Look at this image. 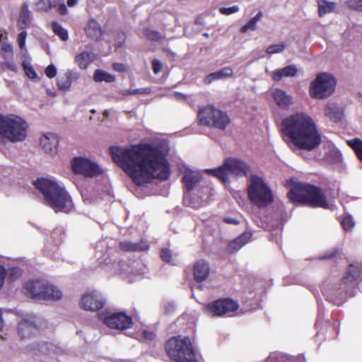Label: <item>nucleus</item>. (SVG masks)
<instances>
[{"mask_svg":"<svg viewBox=\"0 0 362 362\" xmlns=\"http://www.w3.org/2000/svg\"><path fill=\"white\" fill-rule=\"evenodd\" d=\"M112 160L136 185H143L156 178L167 180L170 175L165 153L155 145L139 144L129 148L112 146Z\"/></svg>","mask_w":362,"mask_h":362,"instance_id":"1","label":"nucleus"},{"mask_svg":"<svg viewBox=\"0 0 362 362\" xmlns=\"http://www.w3.org/2000/svg\"><path fill=\"white\" fill-rule=\"evenodd\" d=\"M281 132L297 147L312 151L321 143V136L313 119L306 113L297 112L283 119Z\"/></svg>","mask_w":362,"mask_h":362,"instance_id":"2","label":"nucleus"},{"mask_svg":"<svg viewBox=\"0 0 362 362\" xmlns=\"http://www.w3.org/2000/svg\"><path fill=\"white\" fill-rule=\"evenodd\" d=\"M34 185L43 194L45 204L55 212L69 213L74 209L70 195L56 182L40 178L37 179Z\"/></svg>","mask_w":362,"mask_h":362,"instance_id":"3","label":"nucleus"},{"mask_svg":"<svg viewBox=\"0 0 362 362\" xmlns=\"http://www.w3.org/2000/svg\"><path fill=\"white\" fill-rule=\"evenodd\" d=\"M286 185L290 187L288 197L291 202L302 203L312 207L324 209L330 207L320 188L308 183L298 182L295 179L288 180Z\"/></svg>","mask_w":362,"mask_h":362,"instance_id":"4","label":"nucleus"},{"mask_svg":"<svg viewBox=\"0 0 362 362\" xmlns=\"http://www.w3.org/2000/svg\"><path fill=\"white\" fill-rule=\"evenodd\" d=\"M168 356L175 362H197V354L187 337H173L165 343Z\"/></svg>","mask_w":362,"mask_h":362,"instance_id":"5","label":"nucleus"},{"mask_svg":"<svg viewBox=\"0 0 362 362\" xmlns=\"http://www.w3.org/2000/svg\"><path fill=\"white\" fill-rule=\"evenodd\" d=\"M28 127L27 122L20 117L0 115V136L11 142L25 140Z\"/></svg>","mask_w":362,"mask_h":362,"instance_id":"6","label":"nucleus"},{"mask_svg":"<svg viewBox=\"0 0 362 362\" xmlns=\"http://www.w3.org/2000/svg\"><path fill=\"white\" fill-rule=\"evenodd\" d=\"M248 198L258 207H265L272 202V190L264 180L257 175H251L247 187Z\"/></svg>","mask_w":362,"mask_h":362,"instance_id":"7","label":"nucleus"},{"mask_svg":"<svg viewBox=\"0 0 362 362\" xmlns=\"http://www.w3.org/2000/svg\"><path fill=\"white\" fill-rule=\"evenodd\" d=\"M206 172L226 182L231 176L246 175L249 167L240 159L229 158L225 160L222 166L216 169H206Z\"/></svg>","mask_w":362,"mask_h":362,"instance_id":"8","label":"nucleus"},{"mask_svg":"<svg viewBox=\"0 0 362 362\" xmlns=\"http://www.w3.org/2000/svg\"><path fill=\"white\" fill-rule=\"evenodd\" d=\"M26 295L37 299L59 300L62 291L55 286L43 281H30L25 284Z\"/></svg>","mask_w":362,"mask_h":362,"instance_id":"9","label":"nucleus"},{"mask_svg":"<svg viewBox=\"0 0 362 362\" xmlns=\"http://www.w3.org/2000/svg\"><path fill=\"white\" fill-rule=\"evenodd\" d=\"M198 118L202 124L219 129H224L230 123V119L226 112L211 105L201 108Z\"/></svg>","mask_w":362,"mask_h":362,"instance_id":"10","label":"nucleus"},{"mask_svg":"<svg viewBox=\"0 0 362 362\" xmlns=\"http://www.w3.org/2000/svg\"><path fill=\"white\" fill-rule=\"evenodd\" d=\"M336 87L334 78L327 73H320L310 83L309 93L312 98L324 99L330 96Z\"/></svg>","mask_w":362,"mask_h":362,"instance_id":"11","label":"nucleus"},{"mask_svg":"<svg viewBox=\"0 0 362 362\" xmlns=\"http://www.w3.org/2000/svg\"><path fill=\"white\" fill-rule=\"evenodd\" d=\"M238 308L237 302L230 298L218 299L204 305L205 313L213 317L233 316Z\"/></svg>","mask_w":362,"mask_h":362,"instance_id":"12","label":"nucleus"},{"mask_svg":"<svg viewBox=\"0 0 362 362\" xmlns=\"http://www.w3.org/2000/svg\"><path fill=\"white\" fill-rule=\"evenodd\" d=\"M71 168L76 174L93 177L103 173L102 168L95 162L85 157H76L71 160Z\"/></svg>","mask_w":362,"mask_h":362,"instance_id":"13","label":"nucleus"},{"mask_svg":"<svg viewBox=\"0 0 362 362\" xmlns=\"http://www.w3.org/2000/svg\"><path fill=\"white\" fill-rule=\"evenodd\" d=\"M99 318L111 329L127 330L132 325V320L124 313H102Z\"/></svg>","mask_w":362,"mask_h":362,"instance_id":"14","label":"nucleus"},{"mask_svg":"<svg viewBox=\"0 0 362 362\" xmlns=\"http://www.w3.org/2000/svg\"><path fill=\"white\" fill-rule=\"evenodd\" d=\"M105 303V299L100 293L91 291L82 295L80 305L83 310L94 312L103 308Z\"/></svg>","mask_w":362,"mask_h":362,"instance_id":"15","label":"nucleus"},{"mask_svg":"<svg viewBox=\"0 0 362 362\" xmlns=\"http://www.w3.org/2000/svg\"><path fill=\"white\" fill-rule=\"evenodd\" d=\"M36 6L38 11L45 12H48L52 8H57L62 16L66 15L68 11L63 0H40Z\"/></svg>","mask_w":362,"mask_h":362,"instance_id":"16","label":"nucleus"},{"mask_svg":"<svg viewBox=\"0 0 362 362\" xmlns=\"http://www.w3.org/2000/svg\"><path fill=\"white\" fill-rule=\"evenodd\" d=\"M40 145L45 153L54 154L59 144L58 136L53 133H46L40 138Z\"/></svg>","mask_w":362,"mask_h":362,"instance_id":"17","label":"nucleus"},{"mask_svg":"<svg viewBox=\"0 0 362 362\" xmlns=\"http://www.w3.org/2000/svg\"><path fill=\"white\" fill-rule=\"evenodd\" d=\"M182 173V182L187 191L189 192L199 182L202 176L199 171L192 170L187 168L183 170Z\"/></svg>","mask_w":362,"mask_h":362,"instance_id":"18","label":"nucleus"},{"mask_svg":"<svg viewBox=\"0 0 362 362\" xmlns=\"http://www.w3.org/2000/svg\"><path fill=\"white\" fill-rule=\"evenodd\" d=\"M272 95L276 104L281 109H287L293 102V98L279 88L272 90Z\"/></svg>","mask_w":362,"mask_h":362,"instance_id":"19","label":"nucleus"},{"mask_svg":"<svg viewBox=\"0 0 362 362\" xmlns=\"http://www.w3.org/2000/svg\"><path fill=\"white\" fill-rule=\"evenodd\" d=\"M38 329L33 322L23 320L18 327V332L21 338H30L37 333Z\"/></svg>","mask_w":362,"mask_h":362,"instance_id":"20","label":"nucleus"},{"mask_svg":"<svg viewBox=\"0 0 362 362\" xmlns=\"http://www.w3.org/2000/svg\"><path fill=\"white\" fill-rule=\"evenodd\" d=\"M210 268L208 262L201 259L197 261L194 265V277L197 281H203L209 276Z\"/></svg>","mask_w":362,"mask_h":362,"instance_id":"21","label":"nucleus"},{"mask_svg":"<svg viewBox=\"0 0 362 362\" xmlns=\"http://www.w3.org/2000/svg\"><path fill=\"white\" fill-rule=\"evenodd\" d=\"M298 73L297 67L293 65H288L282 69L275 70L272 74V78L275 81H280L284 77H293Z\"/></svg>","mask_w":362,"mask_h":362,"instance_id":"22","label":"nucleus"},{"mask_svg":"<svg viewBox=\"0 0 362 362\" xmlns=\"http://www.w3.org/2000/svg\"><path fill=\"white\" fill-rule=\"evenodd\" d=\"M252 234L249 232L243 233L237 238L229 243L227 250L230 253L237 252L248 242Z\"/></svg>","mask_w":362,"mask_h":362,"instance_id":"23","label":"nucleus"},{"mask_svg":"<svg viewBox=\"0 0 362 362\" xmlns=\"http://www.w3.org/2000/svg\"><path fill=\"white\" fill-rule=\"evenodd\" d=\"M233 71L230 67H224L222 69L209 74L204 78L206 84H210L214 81L229 78L233 76Z\"/></svg>","mask_w":362,"mask_h":362,"instance_id":"24","label":"nucleus"},{"mask_svg":"<svg viewBox=\"0 0 362 362\" xmlns=\"http://www.w3.org/2000/svg\"><path fill=\"white\" fill-rule=\"evenodd\" d=\"M325 115L330 120L337 122L341 119L342 111L334 103H328L325 107Z\"/></svg>","mask_w":362,"mask_h":362,"instance_id":"25","label":"nucleus"},{"mask_svg":"<svg viewBox=\"0 0 362 362\" xmlns=\"http://www.w3.org/2000/svg\"><path fill=\"white\" fill-rule=\"evenodd\" d=\"M361 278H362V267L359 269L358 267L351 264L346 276L342 279V284L344 285V289L346 288V284H352Z\"/></svg>","mask_w":362,"mask_h":362,"instance_id":"26","label":"nucleus"},{"mask_svg":"<svg viewBox=\"0 0 362 362\" xmlns=\"http://www.w3.org/2000/svg\"><path fill=\"white\" fill-rule=\"evenodd\" d=\"M31 23V12L27 3H23L18 17V24L21 29L28 28Z\"/></svg>","mask_w":362,"mask_h":362,"instance_id":"27","label":"nucleus"},{"mask_svg":"<svg viewBox=\"0 0 362 362\" xmlns=\"http://www.w3.org/2000/svg\"><path fill=\"white\" fill-rule=\"evenodd\" d=\"M95 58V55L93 52H83L76 56L75 61L81 69H86Z\"/></svg>","mask_w":362,"mask_h":362,"instance_id":"28","label":"nucleus"},{"mask_svg":"<svg viewBox=\"0 0 362 362\" xmlns=\"http://www.w3.org/2000/svg\"><path fill=\"white\" fill-rule=\"evenodd\" d=\"M85 31L88 37L95 40L98 39L102 34L99 24L94 19H91L88 21Z\"/></svg>","mask_w":362,"mask_h":362,"instance_id":"29","label":"nucleus"},{"mask_svg":"<svg viewBox=\"0 0 362 362\" xmlns=\"http://www.w3.org/2000/svg\"><path fill=\"white\" fill-rule=\"evenodd\" d=\"M335 7L336 6L334 2L327 1L326 0L317 1L318 15L320 17L333 12Z\"/></svg>","mask_w":362,"mask_h":362,"instance_id":"30","label":"nucleus"},{"mask_svg":"<svg viewBox=\"0 0 362 362\" xmlns=\"http://www.w3.org/2000/svg\"><path fill=\"white\" fill-rule=\"evenodd\" d=\"M263 13L259 11L254 17H252L245 25L241 27L240 32L245 33L248 30H255L257 28V23L261 21Z\"/></svg>","mask_w":362,"mask_h":362,"instance_id":"31","label":"nucleus"},{"mask_svg":"<svg viewBox=\"0 0 362 362\" xmlns=\"http://www.w3.org/2000/svg\"><path fill=\"white\" fill-rule=\"evenodd\" d=\"M4 61L1 62L0 66L2 70H10L13 72L16 73L18 71V68L16 62L13 60V57H9L8 55L4 54L3 55Z\"/></svg>","mask_w":362,"mask_h":362,"instance_id":"32","label":"nucleus"},{"mask_svg":"<svg viewBox=\"0 0 362 362\" xmlns=\"http://www.w3.org/2000/svg\"><path fill=\"white\" fill-rule=\"evenodd\" d=\"M53 33L57 35L62 40L66 41L69 39V33L66 29L63 28L58 22L53 21L51 24Z\"/></svg>","mask_w":362,"mask_h":362,"instance_id":"33","label":"nucleus"},{"mask_svg":"<svg viewBox=\"0 0 362 362\" xmlns=\"http://www.w3.org/2000/svg\"><path fill=\"white\" fill-rule=\"evenodd\" d=\"M120 248L124 251H138L144 250L148 249V245L144 244L133 243L128 241L121 242L119 244Z\"/></svg>","mask_w":362,"mask_h":362,"instance_id":"34","label":"nucleus"},{"mask_svg":"<svg viewBox=\"0 0 362 362\" xmlns=\"http://www.w3.org/2000/svg\"><path fill=\"white\" fill-rule=\"evenodd\" d=\"M93 78L95 81H106L109 83L113 82L115 79L113 75L100 69L95 71Z\"/></svg>","mask_w":362,"mask_h":362,"instance_id":"35","label":"nucleus"},{"mask_svg":"<svg viewBox=\"0 0 362 362\" xmlns=\"http://www.w3.org/2000/svg\"><path fill=\"white\" fill-rule=\"evenodd\" d=\"M348 144L354 150L357 157L362 162V141L355 139L349 141Z\"/></svg>","mask_w":362,"mask_h":362,"instance_id":"36","label":"nucleus"},{"mask_svg":"<svg viewBox=\"0 0 362 362\" xmlns=\"http://www.w3.org/2000/svg\"><path fill=\"white\" fill-rule=\"evenodd\" d=\"M71 86V82L66 78L65 74L57 78V86L60 90L67 91Z\"/></svg>","mask_w":362,"mask_h":362,"instance_id":"37","label":"nucleus"},{"mask_svg":"<svg viewBox=\"0 0 362 362\" xmlns=\"http://www.w3.org/2000/svg\"><path fill=\"white\" fill-rule=\"evenodd\" d=\"M23 68L24 69V71L28 77L30 78H35L37 77V74L33 69V66L26 62H23L22 63Z\"/></svg>","mask_w":362,"mask_h":362,"instance_id":"38","label":"nucleus"},{"mask_svg":"<svg viewBox=\"0 0 362 362\" xmlns=\"http://www.w3.org/2000/svg\"><path fill=\"white\" fill-rule=\"evenodd\" d=\"M0 53L2 57L4 54L8 55L9 57H13V46L10 43L2 42L1 43Z\"/></svg>","mask_w":362,"mask_h":362,"instance_id":"39","label":"nucleus"},{"mask_svg":"<svg viewBox=\"0 0 362 362\" xmlns=\"http://www.w3.org/2000/svg\"><path fill=\"white\" fill-rule=\"evenodd\" d=\"M27 35H28L27 32L25 30H23L18 35V37H17L18 45L23 52H27V48H26V45H25Z\"/></svg>","mask_w":362,"mask_h":362,"instance_id":"40","label":"nucleus"},{"mask_svg":"<svg viewBox=\"0 0 362 362\" xmlns=\"http://www.w3.org/2000/svg\"><path fill=\"white\" fill-rule=\"evenodd\" d=\"M144 35L149 40L152 41H160L162 39V35L160 33L151 30L149 29H146L144 30Z\"/></svg>","mask_w":362,"mask_h":362,"instance_id":"41","label":"nucleus"},{"mask_svg":"<svg viewBox=\"0 0 362 362\" xmlns=\"http://www.w3.org/2000/svg\"><path fill=\"white\" fill-rule=\"evenodd\" d=\"M285 48L286 45L284 43L272 45L267 48L266 52L269 54L281 53L285 49Z\"/></svg>","mask_w":362,"mask_h":362,"instance_id":"42","label":"nucleus"},{"mask_svg":"<svg viewBox=\"0 0 362 362\" xmlns=\"http://www.w3.org/2000/svg\"><path fill=\"white\" fill-rule=\"evenodd\" d=\"M240 8L238 5H234L230 7H221L219 8V11L221 14L228 16L239 11Z\"/></svg>","mask_w":362,"mask_h":362,"instance_id":"43","label":"nucleus"},{"mask_svg":"<svg viewBox=\"0 0 362 362\" xmlns=\"http://www.w3.org/2000/svg\"><path fill=\"white\" fill-rule=\"evenodd\" d=\"M354 221L351 216H346L341 221V225L344 230H349L354 226Z\"/></svg>","mask_w":362,"mask_h":362,"instance_id":"44","label":"nucleus"},{"mask_svg":"<svg viewBox=\"0 0 362 362\" xmlns=\"http://www.w3.org/2000/svg\"><path fill=\"white\" fill-rule=\"evenodd\" d=\"M66 78L72 83V82L76 81L78 77V73L75 70H68L65 72Z\"/></svg>","mask_w":362,"mask_h":362,"instance_id":"45","label":"nucleus"},{"mask_svg":"<svg viewBox=\"0 0 362 362\" xmlns=\"http://www.w3.org/2000/svg\"><path fill=\"white\" fill-rule=\"evenodd\" d=\"M45 74L48 78H52L57 75V68L54 64H49L45 69Z\"/></svg>","mask_w":362,"mask_h":362,"instance_id":"46","label":"nucleus"},{"mask_svg":"<svg viewBox=\"0 0 362 362\" xmlns=\"http://www.w3.org/2000/svg\"><path fill=\"white\" fill-rule=\"evenodd\" d=\"M348 5L351 8L362 11V0H350Z\"/></svg>","mask_w":362,"mask_h":362,"instance_id":"47","label":"nucleus"},{"mask_svg":"<svg viewBox=\"0 0 362 362\" xmlns=\"http://www.w3.org/2000/svg\"><path fill=\"white\" fill-rule=\"evenodd\" d=\"M160 257L163 261L169 262L172 257L171 251L168 249H163L160 251Z\"/></svg>","mask_w":362,"mask_h":362,"instance_id":"48","label":"nucleus"},{"mask_svg":"<svg viewBox=\"0 0 362 362\" xmlns=\"http://www.w3.org/2000/svg\"><path fill=\"white\" fill-rule=\"evenodd\" d=\"M152 68L154 74H158L162 69L161 62L156 59H153L152 61Z\"/></svg>","mask_w":362,"mask_h":362,"instance_id":"49","label":"nucleus"},{"mask_svg":"<svg viewBox=\"0 0 362 362\" xmlns=\"http://www.w3.org/2000/svg\"><path fill=\"white\" fill-rule=\"evenodd\" d=\"M330 155L334 157L333 162L334 163H339L342 160L341 154L338 150H332Z\"/></svg>","mask_w":362,"mask_h":362,"instance_id":"50","label":"nucleus"},{"mask_svg":"<svg viewBox=\"0 0 362 362\" xmlns=\"http://www.w3.org/2000/svg\"><path fill=\"white\" fill-rule=\"evenodd\" d=\"M141 334L143 338L147 340H152L155 337V334L153 332L148 330H143Z\"/></svg>","mask_w":362,"mask_h":362,"instance_id":"51","label":"nucleus"},{"mask_svg":"<svg viewBox=\"0 0 362 362\" xmlns=\"http://www.w3.org/2000/svg\"><path fill=\"white\" fill-rule=\"evenodd\" d=\"M149 88L134 89L129 91V94H147L150 93Z\"/></svg>","mask_w":362,"mask_h":362,"instance_id":"52","label":"nucleus"},{"mask_svg":"<svg viewBox=\"0 0 362 362\" xmlns=\"http://www.w3.org/2000/svg\"><path fill=\"white\" fill-rule=\"evenodd\" d=\"M112 67L115 71L118 72H124L126 71L125 66L123 64L114 63Z\"/></svg>","mask_w":362,"mask_h":362,"instance_id":"53","label":"nucleus"},{"mask_svg":"<svg viewBox=\"0 0 362 362\" xmlns=\"http://www.w3.org/2000/svg\"><path fill=\"white\" fill-rule=\"evenodd\" d=\"M125 42L124 35L123 33L119 34V37L115 42V46L117 47H122Z\"/></svg>","mask_w":362,"mask_h":362,"instance_id":"54","label":"nucleus"},{"mask_svg":"<svg viewBox=\"0 0 362 362\" xmlns=\"http://www.w3.org/2000/svg\"><path fill=\"white\" fill-rule=\"evenodd\" d=\"M5 274V269L4 268V267L0 265V288L3 286Z\"/></svg>","mask_w":362,"mask_h":362,"instance_id":"55","label":"nucleus"},{"mask_svg":"<svg viewBox=\"0 0 362 362\" xmlns=\"http://www.w3.org/2000/svg\"><path fill=\"white\" fill-rule=\"evenodd\" d=\"M223 220L225 223L229 224L238 225L239 223V221L236 218L232 217H226Z\"/></svg>","mask_w":362,"mask_h":362,"instance_id":"56","label":"nucleus"},{"mask_svg":"<svg viewBox=\"0 0 362 362\" xmlns=\"http://www.w3.org/2000/svg\"><path fill=\"white\" fill-rule=\"evenodd\" d=\"M334 255H335L334 252H333V251L325 253V255L322 257V259H330L332 257H334Z\"/></svg>","mask_w":362,"mask_h":362,"instance_id":"57","label":"nucleus"},{"mask_svg":"<svg viewBox=\"0 0 362 362\" xmlns=\"http://www.w3.org/2000/svg\"><path fill=\"white\" fill-rule=\"evenodd\" d=\"M174 97L177 99V100H185L186 99V97L185 95L183 94H181V93H175L174 94Z\"/></svg>","mask_w":362,"mask_h":362,"instance_id":"58","label":"nucleus"},{"mask_svg":"<svg viewBox=\"0 0 362 362\" xmlns=\"http://www.w3.org/2000/svg\"><path fill=\"white\" fill-rule=\"evenodd\" d=\"M78 0H67V4L69 6H73L77 3Z\"/></svg>","mask_w":362,"mask_h":362,"instance_id":"59","label":"nucleus"},{"mask_svg":"<svg viewBox=\"0 0 362 362\" xmlns=\"http://www.w3.org/2000/svg\"><path fill=\"white\" fill-rule=\"evenodd\" d=\"M110 115V111L108 110H105L104 112H103V115L105 117H107Z\"/></svg>","mask_w":362,"mask_h":362,"instance_id":"60","label":"nucleus"},{"mask_svg":"<svg viewBox=\"0 0 362 362\" xmlns=\"http://www.w3.org/2000/svg\"><path fill=\"white\" fill-rule=\"evenodd\" d=\"M127 334H128V335H129V336H132V337L138 338V336H134L133 333H130V332H129V333H128Z\"/></svg>","mask_w":362,"mask_h":362,"instance_id":"61","label":"nucleus"},{"mask_svg":"<svg viewBox=\"0 0 362 362\" xmlns=\"http://www.w3.org/2000/svg\"><path fill=\"white\" fill-rule=\"evenodd\" d=\"M3 37V35L2 34H0V43H1V39Z\"/></svg>","mask_w":362,"mask_h":362,"instance_id":"62","label":"nucleus"},{"mask_svg":"<svg viewBox=\"0 0 362 362\" xmlns=\"http://www.w3.org/2000/svg\"><path fill=\"white\" fill-rule=\"evenodd\" d=\"M327 298H328V299H329V300H333V301H334V300H333L330 296H327Z\"/></svg>","mask_w":362,"mask_h":362,"instance_id":"63","label":"nucleus"},{"mask_svg":"<svg viewBox=\"0 0 362 362\" xmlns=\"http://www.w3.org/2000/svg\"><path fill=\"white\" fill-rule=\"evenodd\" d=\"M334 303H336V304H337V305H339V304H340V303H339V302H335V301H334Z\"/></svg>","mask_w":362,"mask_h":362,"instance_id":"64","label":"nucleus"}]
</instances>
